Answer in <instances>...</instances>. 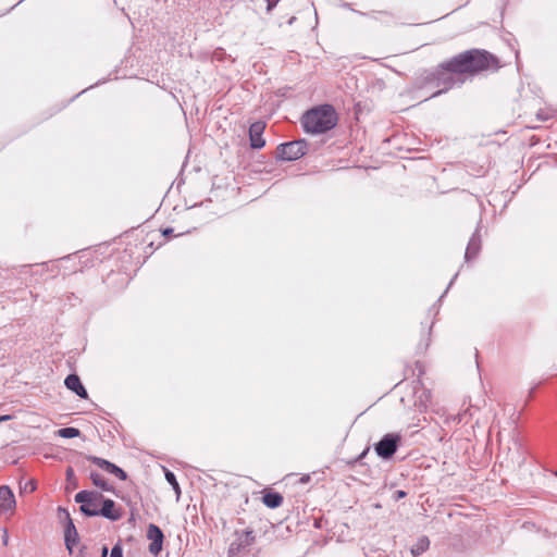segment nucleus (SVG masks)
I'll use <instances>...</instances> for the list:
<instances>
[{"mask_svg": "<svg viewBox=\"0 0 557 557\" xmlns=\"http://www.w3.org/2000/svg\"><path fill=\"white\" fill-rule=\"evenodd\" d=\"M446 66L460 74H474L488 69H497L498 60L486 50L471 49L446 61Z\"/></svg>", "mask_w": 557, "mask_h": 557, "instance_id": "obj_1", "label": "nucleus"}, {"mask_svg": "<svg viewBox=\"0 0 557 557\" xmlns=\"http://www.w3.org/2000/svg\"><path fill=\"white\" fill-rule=\"evenodd\" d=\"M338 122V115L332 104H319L307 110L300 123L304 131L308 134H325L333 129Z\"/></svg>", "mask_w": 557, "mask_h": 557, "instance_id": "obj_2", "label": "nucleus"}, {"mask_svg": "<svg viewBox=\"0 0 557 557\" xmlns=\"http://www.w3.org/2000/svg\"><path fill=\"white\" fill-rule=\"evenodd\" d=\"M74 499L81 505L79 510L84 516L97 517L103 495L97 491L83 490L75 495Z\"/></svg>", "mask_w": 557, "mask_h": 557, "instance_id": "obj_3", "label": "nucleus"}, {"mask_svg": "<svg viewBox=\"0 0 557 557\" xmlns=\"http://www.w3.org/2000/svg\"><path fill=\"white\" fill-rule=\"evenodd\" d=\"M309 144L306 139L283 143L276 148V158L282 161H296L308 152Z\"/></svg>", "mask_w": 557, "mask_h": 557, "instance_id": "obj_4", "label": "nucleus"}, {"mask_svg": "<svg viewBox=\"0 0 557 557\" xmlns=\"http://www.w3.org/2000/svg\"><path fill=\"white\" fill-rule=\"evenodd\" d=\"M401 443V435L398 433L385 434L376 444H374V451L383 460L391 459Z\"/></svg>", "mask_w": 557, "mask_h": 557, "instance_id": "obj_5", "label": "nucleus"}, {"mask_svg": "<svg viewBox=\"0 0 557 557\" xmlns=\"http://www.w3.org/2000/svg\"><path fill=\"white\" fill-rule=\"evenodd\" d=\"M459 74L458 72H453L446 66V62H443L438 65L435 72L432 74L433 79L436 81V86L442 87L438 91L433 94L432 97H436L444 91L449 90L455 84V75Z\"/></svg>", "mask_w": 557, "mask_h": 557, "instance_id": "obj_6", "label": "nucleus"}, {"mask_svg": "<svg viewBox=\"0 0 557 557\" xmlns=\"http://www.w3.org/2000/svg\"><path fill=\"white\" fill-rule=\"evenodd\" d=\"M236 539L230 544L228 556L234 557L238 555L242 549L250 546L255 542V535L251 530L235 532Z\"/></svg>", "mask_w": 557, "mask_h": 557, "instance_id": "obj_7", "label": "nucleus"}, {"mask_svg": "<svg viewBox=\"0 0 557 557\" xmlns=\"http://www.w3.org/2000/svg\"><path fill=\"white\" fill-rule=\"evenodd\" d=\"M147 537L151 541L149 544V553L158 556L163 547L164 534L162 530L154 523H150L147 529Z\"/></svg>", "mask_w": 557, "mask_h": 557, "instance_id": "obj_8", "label": "nucleus"}, {"mask_svg": "<svg viewBox=\"0 0 557 557\" xmlns=\"http://www.w3.org/2000/svg\"><path fill=\"white\" fill-rule=\"evenodd\" d=\"M98 516H101L110 521H117L122 518L123 512L121 508H117L115 502L111 498L101 500V507L98 509Z\"/></svg>", "mask_w": 557, "mask_h": 557, "instance_id": "obj_9", "label": "nucleus"}, {"mask_svg": "<svg viewBox=\"0 0 557 557\" xmlns=\"http://www.w3.org/2000/svg\"><path fill=\"white\" fill-rule=\"evenodd\" d=\"M88 460H90L92 463H95L96 466H98L102 470H104V471L115 475L120 480L124 481V480L127 479V474H126V472L122 468H120L115 463L110 462L107 459H103V458H100V457H96V456H89Z\"/></svg>", "mask_w": 557, "mask_h": 557, "instance_id": "obj_10", "label": "nucleus"}, {"mask_svg": "<svg viewBox=\"0 0 557 557\" xmlns=\"http://www.w3.org/2000/svg\"><path fill=\"white\" fill-rule=\"evenodd\" d=\"M265 124L262 121H257L249 126V140L252 149H261L265 145L262 137Z\"/></svg>", "mask_w": 557, "mask_h": 557, "instance_id": "obj_11", "label": "nucleus"}, {"mask_svg": "<svg viewBox=\"0 0 557 557\" xmlns=\"http://www.w3.org/2000/svg\"><path fill=\"white\" fill-rule=\"evenodd\" d=\"M16 506L12 490L7 486H0V513L12 512Z\"/></svg>", "mask_w": 557, "mask_h": 557, "instance_id": "obj_12", "label": "nucleus"}, {"mask_svg": "<svg viewBox=\"0 0 557 557\" xmlns=\"http://www.w3.org/2000/svg\"><path fill=\"white\" fill-rule=\"evenodd\" d=\"M64 385L67 389L73 392L75 395H77L82 399L88 398V393L84 385L82 384V381L79 376L75 373L69 374L64 380Z\"/></svg>", "mask_w": 557, "mask_h": 557, "instance_id": "obj_13", "label": "nucleus"}, {"mask_svg": "<svg viewBox=\"0 0 557 557\" xmlns=\"http://www.w3.org/2000/svg\"><path fill=\"white\" fill-rule=\"evenodd\" d=\"M480 250H481V235H480L479 227H476V230L472 234V236L467 245V248H466V252H465L466 262H470V261L474 260L478 257Z\"/></svg>", "mask_w": 557, "mask_h": 557, "instance_id": "obj_14", "label": "nucleus"}, {"mask_svg": "<svg viewBox=\"0 0 557 557\" xmlns=\"http://www.w3.org/2000/svg\"><path fill=\"white\" fill-rule=\"evenodd\" d=\"M79 542V534L73 521L64 527V544L70 555L74 553V546Z\"/></svg>", "mask_w": 557, "mask_h": 557, "instance_id": "obj_15", "label": "nucleus"}, {"mask_svg": "<svg viewBox=\"0 0 557 557\" xmlns=\"http://www.w3.org/2000/svg\"><path fill=\"white\" fill-rule=\"evenodd\" d=\"M262 502L268 508L275 509L283 504V496L270 490L263 494Z\"/></svg>", "mask_w": 557, "mask_h": 557, "instance_id": "obj_16", "label": "nucleus"}, {"mask_svg": "<svg viewBox=\"0 0 557 557\" xmlns=\"http://www.w3.org/2000/svg\"><path fill=\"white\" fill-rule=\"evenodd\" d=\"M430 547V540L426 536H420L411 548L413 556H419L426 552Z\"/></svg>", "mask_w": 557, "mask_h": 557, "instance_id": "obj_17", "label": "nucleus"}, {"mask_svg": "<svg viewBox=\"0 0 557 557\" xmlns=\"http://www.w3.org/2000/svg\"><path fill=\"white\" fill-rule=\"evenodd\" d=\"M431 399V392L429 389L423 388L421 394L418 396V399L414 401V406L418 408L420 412L425 411Z\"/></svg>", "mask_w": 557, "mask_h": 557, "instance_id": "obj_18", "label": "nucleus"}, {"mask_svg": "<svg viewBox=\"0 0 557 557\" xmlns=\"http://www.w3.org/2000/svg\"><path fill=\"white\" fill-rule=\"evenodd\" d=\"M90 480L92 481L94 485L100 487L102 491L111 492L113 490V487L98 472H91Z\"/></svg>", "mask_w": 557, "mask_h": 557, "instance_id": "obj_19", "label": "nucleus"}, {"mask_svg": "<svg viewBox=\"0 0 557 557\" xmlns=\"http://www.w3.org/2000/svg\"><path fill=\"white\" fill-rule=\"evenodd\" d=\"M57 434L63 438H74V437H78L81 435V431L77 428L66 426V428L59 429L57 431Z\"/></svg>", "mask_w": 557, "mask_h": 557, "instance_id": "obj_20", "label": "nucleus"}, {"mask_svg": "<svg viewBox=\"0 0 557 557\" xmlns=\"http://www.w3.org/2000/svg\"><path fill=\"white\" fill-rule=\"evenodd\" d=\"M57 516H58L60 523H62L64 527L67 525L69 521H73L69 510L64 507H61V506L58 507Z\"/></svg>", "mask_w": 557, "mask_h": 557, "instance_id": "obj_21", "label": "nucleus"}, {"mask_svg": "<svg viewBox=\"0 0 557 557\" xmlns=\"http://www.w3.org/2000/svg\"><path fill=\"white\" fill-rule=\"evenodd\" d=\"M165 480L168 481L169 484H171V486L176 492V494L180 495L181 488H180V484L176 480V475L174 474V472H172L170 470H165Z\"/></svg>", "mask_w": 557, "mask_h": 557, "instance_id": "obj_22", "label": "nucleus"}, {"mask_svg": "<svg viewBox=\"0 0 557 557\" xmlns=\"http://www.w3.org/2000/svg\"><path fill=\"white\" fill-rule=\"evenodd\" d=\"M110 557H123V548L119 543L111 548Z\"/></svg>", "mask_w": 557, "mask_h": 557, "instance_id": "obj_23", "label": "nucleus"}, {"mask_svg": "<svg viewBox=\"0 0 557 557\" xmlns=\"http://www.w3.org/2000/svg\"><path fill=\"white\" fill-rule=\"evenodd\" d=\"M536 117H537L539 121H548V120H550L553 117V114H550L549 112L540 110L536 113Z\"/></svg>", "mask_w": 557, "mask_h": 557, "instance_id": "obj_24", "label": "nucleus"}, {"mask_svg": "<svg viewBox=\"0 0 557 557\" xmlns=\"http://www.w3.org/2000/svg\"><path fill=\"white\" fill-rule=\"evenodd\" d=\"M406 496H407V493H406L405 491H403V490H397V491H395V493H394V495H393V498H394V500H396V502H397V500H399V499H401V498H404V497H406Z\"/></svg>", "mask_w": 557, "mask_h": 557, "instance_id": "obj_25", "label": "nucleus"}, {"mask_svg": "<svg viewBox=\"0 0 557 557\" xmlns=\"http://www.w3.org/2000/svg\"><path fill=\"white\" fill-rule=\"evenodd\" d=\"M267 1V11H272L278 3L280 0H265Z\"/></svg>", "mask_w": 557, "mask_h": 557, "instance_id": "obj_26", "label": "nucleus"}, {"mask_svg": "<svg viewBox=\"0 0 557 557\" xmlns=\"http://www.w3.org/2000/svg\"><path fill=\"white\" fill-rule=\"evenodd\" d=\"M2 532H3L2 543L4 546H7L9 544V533H8L7 529H3Z\"/></svg>", "mask_w": 557, "mask_h": 557, "instance_id": "obj_27", "label": "nucleus"}, {"mask_svg": "<svg viewBox=\"0 0 557 557\" xmlns=\"http://www.w3.org/2000/svg\"><path fill=\"white\" fill-rule=\"evenodd\" d=\"M172 234H173V228L172 227H165V228L162 230V235L165 236V237H168V236H170Z\"/></svg>", "mask_w": 557, "mask_h": 557, "instance_id": "obj_28", "label": "nucleus"}, {"mask_svg": "<svg viewBox=\"0 0 557 557\" xmlns=\"http://www.w3.org/2000/svg\"><path fill=\"white\" fill-rule=\"evenodd\" d=\"M85 550H86V546H85V545H83V546L78 549V552H77V554H76V557H85Z\"/></svg>", "mask_w": 557, "mask_h": 557, "instance_id": "obj_29", "label": "nucleus"}, {"mask_svg": "<svg viewBox=\"0 0 557 557\" xmlns=\"http://www.w3.org/2000/svg\"><path fill=\"white\" fill-rule=\"evenodd\" d=\"M25 488H29L30 492H34L36 490V484L30 481L26 484Z\"/></svg>", "mask_w": 557, "mask_h": 557, "instance_id": "obj_30", "label": "nucleus"}, {"mask_svg": "<svg viewBox=\"0 0 557 557\" xmlns=\"http://www.w3.org/2000/svg\"><path fill=\"white\" fill-rule=\"evenodd\" d=\"M109 553L108 546L103 545L101 548V557H107Z\"/></svg>", "mask_w": 557, "mask_h": 557, "instance_id": "obj_31", "label": "nucleus"}, {"mask_svg": "<svg viewBox=\"0 0 557 557\" xmlns=\"http://www.w3.org/2000/svg\"><path fill=\"white\" fill-rule=\"evenodd\" d=\"M74 475V471L71 467L66 469V478L70 480Z\"/></svg>", "mask_w": 557, "mask_h": 557, "instance_id": "obj_32", "label": "nucleus"}, {"mask_svg": "<svg viewBox=\"0 0 557 557\" xmlns=\"http://www.w3.org/2000/svg\"><path fill=\"white\" fill-rule=\"evenodd\" d=\"M11 419V416L7 414V416H0V422H3V421H8Z\"/></svg>", "mask_w": 557, "mask_h": 557, "instance_id": "obj_33", "label": "nucleus"}, {"mask_svg": "<svg viewBox=\"0 0 557 557\" xmlns=\"http://www.w3.org/2000/svg\"><path fill=\"white\" fill-rule=\"evenodd\" d=\"M369 451V448H366L358 457V460H361L366 455L367 453Z\"/></svg>", "mask_w": 557, "mask_h": 557, "instance_id": "obj_34", "label": "nucleus"}, {"mask_svg": "<svg viewBox=\"0 0 557 557\" xmlns=\"http://www.w3.org/2000/svg\"><path fill=\"white\" fill-rule=\"evenodd\" d=\"M457 275H458V273H456V274L454 275V277L450 280V282H449V284H448L447 289L453 285V283H454V281L456 280Z\"/></svg>", "mask_w": 557, "mask_h": 557, "instance_id": "obj_35", "label": "nucleus"}, {"mask_svg": "<svg viewBox=\"0 0 557 557\" xmlns=\"http://www.w3.org/2000/svg\"><path fill=\"white\" fill-rule=\"evenodd\" d=\"M342 7L345 9H351L349 3H343Z\"/></svg>", "mask_w": 557, "mask_h": 557, "instance_id": "obj_36", "label": "nucleus"}, {"mask_svg": "<svg viewBox=\"0 0 557 557\" xmlns=\"http://www.w3.org/2000/svg\"><path fill=\"white\" fill-rule=\"evenodd\" d=\"M29 268H30V265H23L22 267V269H23L22 272H26V270H28Z\"/></svg>", "mask_w": 557, "mask_h": 557, "instance_id": "obj_37", "label": "nucleus"}, {"mask_svg": "<svg viewBox=\"0 0 557 557\" xmlns=\"http://www.w3.org/2000/svg\"><path fill=\"white\" fill-rule=\"evenodd\" d=\"M356 12H357L358 14H360V15H363V16H364V15H367L364 12H359V11H356Z\"/></svg>", "mask_w": 557, "mask_h": 557, "instance_id": "obj_38", "label": "nucleus"}, {"mask_svg": "<svg viewBox=\"0 0 557 557\" xmlns=\"http://www.w3.org/2000/svg\"><path fill=\"white\" fill-rule=\"evenodd\" d=\"M294 21H295V17H292V18L289 20V22H288V23H289V24H293V23H294Z\"/></svg>", "mask_w": 557, "mask_h": 557, "instance_id": "obj_39", "label": "nucleus"}, {"mask_svg": "<svg viewBox=\"0 0 557 557\" xmlns=\"http://www.w3.org/2000/svg\"><path fill=\"white\" fill-rule=\"evenodd\" d=\"M446 293H447V289L444 292V294H443V295H441L440 300H441L442 298H444V295H445Z\"/></svg>", "mask_w": 557, "mask_h": 557, "instance_id": "obj_40", "label": "nucleus"}, {"mask_svg": "<svg viewBox=\"0 0 557 557\" xmlns=\"http://www.w3.org/2000/svg\"><path fill=\"white\" fill-rule=\"evenodd\" d=\"M556 476H557V471H556Z\"/></svg>", "mask_w": 557, "mask_h": 557, "instance_id": "obj_41", "label": "nucleus"}]
</instances>
